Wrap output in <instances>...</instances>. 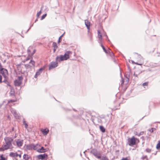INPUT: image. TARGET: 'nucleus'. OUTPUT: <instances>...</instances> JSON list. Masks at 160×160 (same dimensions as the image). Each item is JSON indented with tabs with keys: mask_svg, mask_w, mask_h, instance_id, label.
<instances>
[{
	"mask_svg": "<svg viewBox=\"0 0 160 160\" xmlns=\"http://www.w3.org/2000/svg\"><path fill=\"white\" fill-rule=\"evenodd\" d=\"M43 134L44 135H46L48 134L49 132V130L48 129L47 130L46 129H42L41 130Z\"/></svg>",
	"mask_w": 160,
	"mask_h": 160,
	"instance_id": "nucleus-14",
	"label": "nucleus"
},
{
	"mask_svg": "<svg viewBox=\"0 0 160 160\" xmlns=\"http://www.w3.org/2000/svg\"><path fill=\"white\" fill-rule=\"evenodd\" d=\"M11 112L15 118L18 119L19 118L20 116L18 113H17L16 111L15 110H11Z\"/></svg>",
	"mask_w": 160,
	"mask_h": 160,
	"instance_id": "nucleus-9",
	"label": "nucleus"
},
{
	"mask_svg": "<svg viewBox=\"0 0 160 160\" xmlns=\"http://www.w3.org/2000/svg\"><path fill=\"white\" fill-rule=\"evenodd\" d=\"M121 160H128L127 158H123Z\"/></svg>",
	"mask_w": 160,
	"mask_h": 160,
	"instance_id": "nucleus-49",
	"label": "nucleus"
},
{
	"mask_svg": "<svg viewBox=\"0 0 160 160\" xmlns=\"http://www.w3.org/2000/svg\"><path fill=\"white\" fill-rule=\"evenodd\" d=\"M32 26H33V24H32V25H31V26H30V28H29V29L27 30V32H26V33H27V32H28V31L29 30V29H30V28H31V27H32Z\"/></svg>",
	"mask_w": 160,
	"mask_h": 160,
	"instance_id": "nucleus-52",
	"label": "nucleus"
},
{
	"mask_svg": "<svg viewBox=\"0 0 160 160\" xmlns=\"http://www.w3.org/2000/svg\"><path fill=\"white\" fill-rule=\"evenodd\" d=\"M44 148L43 147H42L41 148L38 149L37 151L39 153H44L45 152V151H44Z\"/></svg>",
	"mask_w": 160,
	"mask_h": 160,
	"instance_id": "nucleus-13",
	"label": "nucleus"
},
{
	"mask_svg": "<svg viewBox=\"0 0 160 160\" xmlns=\"http://www.w3.org/2000/svg\"><path fill=\"white\" fill-rule=\"evenodd\" d=\"M3 82H5L7 86H10L9 82L6 80V79H5V80H4L3 81Z\"/></svg>",
	"mask_w": 160,
	"mask_h": 160,
	"instance_id": "nucleus-21",
	"label": "nucleus"
},
{
	"mask_svg": "<svg viewBox=\"0 0 160 160\" xmlns=\"http://www.w3.org/2000/svg\"><path fill=\"white\" fill-rule=\"evenodd\" d=\"M99 159L100 160H109L106 156H101Z\"/></svg>",
	"mask_w": 160,
	"mask_h": 160,
	"instance_id": "nucleus-18",
	"label": "nucleus"
},
{
	"mask_svg": "<svg viewBox=\"0 0 160 160\" xmlns=\"http://www.w3.org/2000/svg\"><path fill=\"white\" fill-rule=\"evenodd\" d=\"M24 66L26 69L31 68V66L29 64H25Z\"/></svg>",
	"mask_w": 160,
	"mask_h": 160,
	"instance_id": "nucleus-24",
	"label": "nucleus"
},
{
	"mask_svg": "<svg viewBox=\"0 0 160 160\" xmlns=\"http://www.w3.org/2000/svg\"><path fill=\"white\" fill-rule=\"evenodd\" d=\"M100 131L102 132H104L105 131V128L102 126H100Z\"/></svg>",
	"mask_w": 160,
	"mask_h": 160,
	"instance_id": "nucleus-19",
	"label": "nucleus"
},
{
	"mask_svg": "<svg viewBox=\"0 0 160 160\" xmlns=\"http://www.w3.org/2000/svg\"><path fill=\"white\" fill-rule=\"evenodd\" d=\"M100 43L101 44V46L102 47V48H103V47H104L102 44V41L101 42V43Z\"/></svg>",
	"mask_w": 160,
	"mask_h": 160,
	"instance_id": "nucleus-50",
	"label": "nucleus"
},
{
	"mask_svg": "<svg viewBox=\"0 0 160 160\" xmlns=\"http://www.w3.org/2000/svg\"><path fill=\"white\" fill-rule=\"evenodd\" d=\"M2 76L0 74V83L2 82Z\"/></svg>",
	"mask_w": 160,
	"mask_h": 160,
	"instance_id": "nucleus-44",
	"label": "nucleus"
},
{
	"mask_svg": "<svg viewBox=\"0 0 160 160\" xmlns=\"http://www.w3.org/2000/svg\"><path fill=\"white\" fill-rule=\"evenodd\" d=\"M16 143L18 146L21 147L22 145L23 141H19V140H18L16 142Z\"/></svg>",
	"mask_w": 160,
	"mask_h": 160,
	"instance_id": "nucleus-15",
	"label": "nucleus"
},
{
	"mask_svg": "<svg viewBox=\"0 0 160 160\" xmlns=\"http://www.w3.org/2000/svg\"><path fill=\"white\" fill-rule=\"evenodd\" d=\"M37 21H38V19L37 18V19H36L35 20V22H37Z\"/></svg>",
	"mask_w": 160,
	"mask_h": 160,
	"instance_id": "nucleus-58",
	"label": "nucleus"
},
{
	"mask_svg": "<svg viewBox=\"0 0 160 160\" xmlns=\"http://www.w3.org/2000/svg\"><path fill=\"white\" fill-rule=\"evenodd\" d=\"M35 62L33 60L32 61V62L31 63V64L34 67L35 66Z\"/></svg>",
	"mask_w": 160,
	"mask_h": 160,
	"instance_id": "nucleus-42",
	"label": "nucleus"
},
{
	"mask_svg": "<svg viewBox=\"0 0 160 160\" xmlns=\"http://www.w3.org/2000/svg\"><path fill=\"white\" fill-rule=\"evenodd\" d=\"M4 140L5 144L3 145L0 148V151H3L10 148L12 146V142L13 141V139L10 137H5Z\"/></svg>",
	"mask_w": 160,
	"mask_h": 160,
	"instance_id": "nucleus-1",
	"label": "nucleus"
},
{
	"mask_svg": "<svg viewBox=\"0 0 160 160\" xmlns=\"http://www.w3.org/2000/svg\"><path fill=\"white\" fill-rule=\"evenodd\" d=\"M32 48V47L30 46L29 48H28L27 50V52L28 54H30V53L31 52V50L29 48Z\"/></svg>",
	"mask_w": 160,
	"mask_h": 160,
	"instance_id": "nucleus-28",
	"label": "nucleus"
},
{
	"mask_svg": "<svg viewBox=\"0 0 160 160\" xmlns=\"http://www.w3.org/2000/svg\"><path fill=\"white\" fill-rule=\"evenodd\" d=\"M22 82L19 81L17 80L14 81L15 85L17 86H19L22 83Z\"/></svg>",
	"mask_w": 160,
	"mask_h": 160,
	"instance_id": "nucleus-11",
	"label": "nucleus"
},
{
	"mask_svg": "<svg viewBox=\"0 0 160 160\" xmlns=\"http://www.w3.org/2000/svg\"><path fill=\"white\" fill-rule=\"evenodd\" d=\"M44 149H45V150L44 151H45V152H47V151H48L49 150V148H44Z\"/></svg>",
	"mask_w": 160,
	"mask_h": 160,
	"instance_id": "nucleus-48",
	"label": "nucleus"
},
{
	"mask_svg": "<svg viewBox=\"0 0 160 160\" xmlns=\"http://www.w3.org/2000/svg\"><path fill=\"white\" fill-rule=\"evenodd\" d=\"M6 158L3 157V154L0 155V160H6Z\"/></svg>",
	"mask_w": 160,
	"mask_h": 160,
	"instance_id": "nucleus-22",
	"label": "nucleus"
},
{
	"mask_svg": "<svg viewBox=\"0 0 160 160\" xmlns=\"http://www.w3.org/2000/svg\"><path fill=\"white\" fill-rule=\"evenodd\" d=\"M18 80L19 81H20L21 82H22V81L23 79V78H22V76H18Z\"/></svg>",
	"mask_w": 160,
	"mask_h": 160,
	"instance_id": "nucleus-29",
	"label": "nucleus"
},
{
	"mask_svg": "<svg viewBox=\"0 0 160 160\" xmlns=\"http://www.w3.org/2000/svg\"><path fill=\"white\" fill-rule=\"evenodd\" d=\"M57 48H54V49H53V52H55V51Z\"/></svg>",
	"mask_w": 160,
	"mask_h": 160,
	"instance_id": "nucleus-54",
	"label": "nucleus"
},
{
	"mask_svg": "<svg viewBox=\"0 0 160 160\" xmlns=\"http://www.w3.org/2000/svg\"><path fill=\"white\" fill-rule=\"evenodd\" d=\"M85 24L88 29V32H89L90 30V22L88 20H85Z\"/></svg>",
	"mask_w": 160,
	"mask_h": 160,
	"instance_id": "nucleus-8",
	"label": "nucleus"
},
{
	"mask_svg": "<svg viewBox=\"0 0 160 160\" xmlns=\"http://www.w3.org/2000/svg\"><path fill=\"white\" fill-rule=\"evenodd\" d=\"M38 72H36L35 75H34V77L35 78H37V77L39 76Z\"/></svg>",
	"mask_w": 160,
	"mask_h": 160,
	"instance_id": "nucleus-40",
	"label": "nucleus"
},
{
	"mask_svg": "<svg viewBox=\"0 0 160 160\" xmlns=\"http://www.w3.org/2000/svg\"><path fill=\"white\" fill-rule=\"evenodd\" d=\"M16 137H17V135H16V133L15 134V136H14V138H16Z\"/></svg>",
	"mask_w": 160,
	"mask_h": 160,
	"instance_id": "nucleus-57",
	"label": "nucleus"
},
{
	"mask_svg": "<svg viewBox=\"0 0 160 160\" xmlns=\"http://www.w3.org/2000/svg\"><path fill=\"white\" fill-rule=\"evenodd\" d=\"M103 50L104 51V52L106 53H108V51L104 47H103L102 48Z\"/></svg>",
	"mask_w": 160,
	"mask_h": 160,
	"instance_id": "nucleus-38",
	"label": "nucleus"
},
{
	"mask_svg": "<svg viewBox=\"0 0 160 160\" xmlns=\"http://www.w3.org/2000/svg\"><path fill=\"white\" fill-rule=\"evenodd\" d=\"M138 75L137 74H135V73H134V74H133V76L135 77H138Z\"/></svg>",
	"mask_w": 160,
	"mask_h": 160,
	"instance_id": "nucleus-47",
	"label": "nucleus"
},
{
	"mask_svg": "<svg viewBox=\"0 0 160 160\" xmlns=\"http://www.w3.org/2000/svg\"><path fill=\"white\" fill-rule=\"evenodd\" d=\"M16 153H14L13 152H11L9 154V156L12 157H16Z\"/></svg>",
	"mask_w": 160,
	"mask_h": 160,
	"instance_id": "nucleus-17",
	"label": "nucleus"
},
{
	"mask_svg": "<svg viewBox=\"0 0 160 160\" xmlns=\"http://www.w3.org/2000/svg\"><path fill=\"white\" fill-rule=\"evenodd\" d=\"M64 33H63V34H62V35H61L59 38H58V42L59 43L60 42V39H61V38H62V37L63 34Z\"/></svg>",
	"mask_w": 160,
	"mask_h": 160,
	"instance_id": "nucleus-35",
	"label": "nucleus"
},
{
	"mask_svg": "<svg viewBox=\"0 0 160 160\" xmlns=\"http://www.w3.org/2000/svg\"><path fill=\"white\" fill-rule=\"evenodd\" d=\"M16 157H17L18 156H19L20 158L21 157V154H18L17 153L16 154Z\"/></svg>",
	"mask_w": 160,
	"mask_h": 160,
	"instance_id": "nucleus-43",
	"label": "nucleus"
},
{
	"mask_svg": "<svg viewBox=\"0 0 160 160\" xmlns=\"http://www.w3.org/2000/svg\"><path fill=\"white\" fill-rule=\"evenodd\" d=\"M44 69V68H40L38 71H37L36 72H38V75H40L41 73H42V71Z\"/></svg>",
	"mask_w": 160,
	"mask_h": 160,
	"instance_id": "nucleus-20",
	"label": "nucleus"
},
{
	"mask_svg": "<svg viewBox=\"0 0 160 160\" xmlns=\"http://www.w3.org/2000/svg\"><path fill=\"white\" fill-rule=\"evenodd\" d=\"M30 54H28V57L26 59V61H27L31 58Z\"/></svg>",
	"mask_w": 160,
	"mask_h": 160,
	"instance_id": "nucleus-25",
	"label": "nucleus"
},
{
	"mask_svg": "<svg viewBox=\"0 0 160 160\" xmlns=\"http://www.w3.org/2000/svg\"><path fill=\"white\" fill-rule=\"evenodd\" d=\"M34 147V144H31L28 145L26 146V148L28 150H31L33 149V147Z\"/></svg>",
	"mask_w": 160,
	"mask_h": 160,
	"instance_id": "nucleus-12",
	"label": "nucleus"
},
{
	"mask_svg": "<svg viewBox=\"0 0 160 160\" xmlns=\"http://www.w3.org/2000/svg\"><path fill=\"white\" fill-rule=\"evenodd\" d=\"M90 153L92 154L96 158L99 159L102 156L101 154L99 151L95 149H92L90 152Z\"/></svg>",
	"mask_w": 160,
	"mask_h": 160,
	"instance_id": "nucleus-3",
	"label": "nucleus"
},
{
	"mask_svg": "<svg viewBox=\"0 0 160 160\" xmlns=\"http://www.w3.org/2000/svg\"><path fill=\"white\" fill-rule=\"evenodd\" d=\"M154 128H152L151 129L149 130L150 132H153V129H154Z\"/></svg>",
	"mask_w": 160,
	"mask_h": 160,
	"instance_id": "nucleus-46",
	"label": "nucleus"
},
{
	"mask_svg": "<svg viewBox=\"0 0 160 160\" xmlns=\"http://www.w3.org/2000/svg\"><path fill=\"white\" fill-rule=\"evenodd\" d=\"M129 75L128 76H128L126 77V78L128 79V81L129 80Z\"/></svg>",
	"mask_w": 160,
	"mask_h": 160,
	"instance_id": "nucleus-53",
	"label": "nucleus"
},
{
	"mask_svg": "<svg viewBox=\"0 0 160 160\" xmlns=\"http://www.w3.org/2000/svg\"><path fill=\"white\" fill-rule=\"evenodd\" d=\"M45 146H47V145L45 144Z\"/></svg>",
	"mask_w": 160,
	"mask_h": 160,
	"instance_id": "nucleus-61",
	"label": "nucleus"
},
{
	"mask_svg": "<svg viewBox=\"0 0 160 160\" xmlns=\"http://www.w3.org/2000/svg\"><path fill=\"white\" fill-rule=\"evenodd\" d=\"M47 14L46 13V14H43V15H42L41 18V20H42L44 18H45V17L47 16Z\"/></svg>",
	"mask_w": 160,
	"mask_h": 160,
	"instance_id": "nucleus-27",
	"label": "nucleus"
},
{
	"mask_svg": "<svg viewBox=\"0 0 160 160\" xmlns=\"http://www.w3.org/2000/svg\"><path fill=\"white\" fill-rule=\"evenodd\" d=\"M15 130L14 128V127H12V131H14Z\"/></svg>",
	"mask_w": 160,
	"mask_h": 160,
	"instance_id": "nucleus-55",
	"label": "nucleus"
},
{
	"mask_svg": "<svg viewBox=\"0 0 160 160\" xmlns=\"http://www.w3.org/2000/svg\"><path fill=\"white\" fill-rule=\"evenodd\" d=\"M98 42L99 43H101V42L102 41V35L100 31L98 30Z\"/></svg>",
	"mask_w": 160,
	"mask_h": 160,
	"instance_id": "nucleus-10",
	"label": "nucleus"
},
{
	"mask_svg": "<svg viewBox=\"0 0 160 160\" xmlns=\"http://www.w3.org/2000/svg\"><path fill=\"white\" fill-rule=\"evenodd\" d=\"M157 152H156V153L155 154V155H156V153H157Z\"/></svg>",
	"mask_w": 160,
	"mask_h": 160,
	"instance_id": "nucleus-59",
	"label": "nucleus"
},
{
	"mask_svg": "<svg viewBox=\"0 0 160 160\" xmlns=\"http://www.w3.org/2000/svg\"><path fill=\"white\" fill-rule=\"evenodd\" d=\"M52 46L54 48H58V46L57 45V43L55 42H53Z\"/></svg>",
	"mask_w": 160,
	"mask_h": 160,
	"instance_id": "nucleus-23",
	"label": "nucleus"
},
{
	"mask_svg": "<svg viewBox=\"0 0 160 160\" xmlns=\"http://www.w3.org/2000/svg\"><path fill=\"white\" fill-rule=\"evenodd\" d=\"M72 53L70 51H68L65 53L64 55H60L57 56L56 58V60L60 62L61 61L67 60L69 58V55Z\"/></svg>",
	"mask_w": 160,
	"mask_h": 160,
	"instance_id": "nucleus-2",
	"label": "nucleus"
},
{
	"mask_svg": "<svg viewBox=\"0 0 160 160\" xmlns=\"http://www.w3.org/2000/svg\"><path fill=\"white\" fill-rule=\"evenodd\" d=\"M48 155L47 154L44 153L42 154H39L38 156V158L39 159H43L47 158Z\"/></svg>",
	"mask_w": 160,
	"mask_h": 160,
	"instance_id": "nucleus-7",
	"label": "nucleus"
},
{
	"mask_svg": "<svg viewBox=\"0 0 160 160\" xmlns=\"http://www.w3.org/2000/svg\"><path fill=\"white\" fill-rule=\"evenodd\" d=\"M145 151L147 152L150 153L151 152V149L148 148H147L146 149Z\"/></svg>",
	"mask_w": 160,
	"mask_h": 160,
	"instance_id": "nucleus-32",
	"label": "nucleus"
},
{
	"mask_svg": "<svg viewBox=\"0 0 160 160\" xmlns=\"http://www.w3.org/2000/svg\"><path fill=\"white\" fill-rule=\"evenodd\" d=\"M23 124L25 126V128H28V125L27 123H26L25 119L24 118L23 119Z\"/></svg>",
	"mask_w": 160,
	"mask_h": 160,
	"instance_id": "nucleus-16",
	"label": "nucleus"
},
{
	"mask_svg": "<svg viewBox=\"0 0 160 160\" xmlns=\"http://www.w3.org/2000/svg\"><path fill=\"white\" fill-rule=\"evenodd\" d=\"M143 132H141L139 133H137L136 134L138 136H140L141 135H142L143 134Z\"/></svg>",
	"mask_w": 160,
	"mask_h": 160,
	"instance_id": "nucleus-33",
	"label": "nucleus"
},
{
	"mask_svg": "<svg viewBox=\"0 0 160 160\" xmlns=\"http://www.w3.org/2000/svg\"><path fill=\"white\" fill-rule=\"evenodd\" d=\"M148 82H145L143 83L142 85L143 86H147L148 85Z\"/></svg>",
	"mask_w": 160,
	"mask_h": 160,
	"instance_id": "nucleus-39",
	"label": "nucleus"
},
{
	"mask_svg": "<svg viewBox=\"0 0 160 160\" xmlns=\"http://www.w3.org/2000/svg\"><path fill=\"white\" fill-rule=\"evenodd\" d=\"M57 61H56V62H51L49 66V69H51L57 67L58 64Z\"/></svg>",
	"mask_w": 160,
	"mask_h": 160,
	"instance_id": "nucleus-6",
	"label": "nucleus"
},
{
	"mask_svg": "<svg viewBox=\"0 0 160 160\" xmlns=\"http://www.w3.org/2000/svg\"><path fill=\"white\" fill-rule=\"evenodd\" d=\"M38 145V144H36L35 145L34 144V147H33V149L34 150H36L38 148L37 146Z\"/></svg>",
	"mask_w": 160,
	"mask_h": 160,
	"instance_id": "nucleus-31",
	"label": "nucleus"
},
{
	"mask_svg": "<svg viewBox=\"0 0 160 160\" xmlns=\"http://www.w3.org/2000/svg\"><path fill=\"white\" fill-rule=\"evenodd\" d=\"M108 38V36L107 35L106 36Z\"/></svg>",
	"mask_w": 160,
	"mask_h": 160,
	"instance_id": "nucleus-62",
	"label": "nucleus"
},
{
	"mask_svg": "<svg viewBox=\"0 0 160 160\" xmlns=\"http://www.w3.org/2000/svg\"><path fill=\"white\" fill-rule=\"evenodd\" d=\"M31 59L30 60V61L29 62L30 63H31L32 62V61H33L32 58V59L31 58Z\"/></svg>",
	"mask_w": 160,
	"mask_h": 160,
	"instance_id": "nucleus-51",
	"label": "nucleus"
},
{
	"mask_svg": "<svg viewBox=\"0 0 160 160\" xmlns=\"http://www.w3.org/2000/svg\"><path fill=\"white\" fill-rule=\"evenodd\" d=\"M158 142L156 146V148L158 149L160 148V141H159Z\"/></svg>",
	"mask_w": 160,
	"mask_h": 160,
	"instance_id": "nucleus-26",
	"label": "nucleus"
},
{
	"mask_svg": "<svg viewBox=\"0 0 160 160\" xmlns=\"http://www.w3.org/2000/svg\"><path fill=\"white\" fill-rule=\"evenodd\" d=\"M30 158V157L28 154H27V155L26 156V158L25 160H29Z\"/></svg>",
	"mask_w": 160,
	"mask_h": 160,
	"instance_id": "nucleus-41",
	"label": "nucleus"
},
{
	"mask_svg": "<svg viewBox=\"0 0 160 160\" xmlns=\"http://www.w3.org/2000/svg\"><path fill=\"white\" fill-rule=\"evenodd\" d=\"M109 52L110 53V55L111 57H112L114 56V53L112 52H110L109 51H108V52Z\"/></svg>",
	"mask_w": 160,
	"mask_h": 160,
	"instance_id": "nucleus-37",
	"label": "nucleus"
},
{
	"mask_svg": "<svg viewBox=\"0 0 160 160\" xmlns=\"http://www.w3.org/2000/svg\"><path fill=\"white\" fill-rule=\"evenodd\" d=\"M27 155V154H24V155H23V158L24 159H25V160Z\"/></svg>",
	"mask_w": 160,
	"mask_h": 160,
	"instance_id": "nucleus-45",
	"label": "nucleus"
},
{
	"mask_svg": "<svg viewBox=\"0 0 160 160\" xmlns=\"http://www.w3.org/2000/svg\"><path fill=\"white\" fill-rule=\"evenodd\" d=\"M143 160H144L145 159H146L147 160H148V158H147V156H143L142 158H141Z\"/></svg>",
	"mask_w": 160,
	"mask_h": 160,
	"instance_id": "nucleus-34",
	"label": "nucleus"
},
{
	"mask_svg": "<svg viewBox=\"0 0 160 160\" xmlns=\"http://www.w3.org/2000/svg\"><path fill=\"white\" fill-rule=\"evenodd\" d=\"M36 51V50L35 49H34L32 52V53L31 54H30L31 55V58L32 59V56L35 53V52Z\"/></svg>",
	"mask_w": 160,
	"mask_h": 160,
	"instance_id": "nucleus-30",
	"label": "nucleus"
},
{
	"mask_svg": "<svg viewBox=\"0 0 160 160\" xmlns=\"http://www.w3.org/2000/svg\"><path fill=\"white\" fill-rule=\"evenodd\" d=\"M0 72L3 75V77L5 78L6 79L7 78V75L8 74V70L6 69L3 68L1 70H0Z\"/></svg>",
	"mask_w": 160,
	"mask_h": 160,
	"instance_id": "nucleus-5",
	"label": "nucleus"
},
{
	"mask_svg": "<svg viewBox=\"0 0 160 160\" xmlns=\"http://www.w3.org/2000/svg\"><path fill=\"white\" fill-rule=\"evenodd\" d=\"M41 13V10L39 12H38L37 14V17H38L40 15V14Z\"/></svg>",
	"mask_w": 160,
	"mask_h": 160,
	"instance_id": "nucleus-36",
	"label": "nucleus"
},
{
	"mask_svg": "<svg viewBox=\"0 0 160 160\" xmlns=\"http://www.w3.org/2000/svg\"><path fill=\"white\" fill-rule=\"evenodd\" d=\"M135 64L137 65H142V64H139V63H135Z\"/></svg>",
	"mask_w": 160,
	"mask_h": 160,
	"instance_id": "nucleus-56",
	"label": "nucleus"
},
{
	"mask_svg": "<svg viewBox=\"0 0 160 160\" xmlns=\"http://www.w3.org/2000/svg\"><path fill=\"white\" fill-rule=\"evenodd\" d=\"M128 142L129 145L131 146L135 145L136 143V140L134 137L133 136L130 139H129Z\"/></svg>",
	"mask_w": 160,
	"mask_h": 160,
	"instance_id": "nucleus-4",
	"label": "nucleus"
},
{
	"mask_svg": "<svg viewBox=\"0 0 160 160\" xmlns=\"http://www.w3.org/2000/svg\"><path fill=\"white\" fill-rule=\"evenodd\" d=\"M109 50L111 51V49H109Z\"/></svg>",
	"mask_w": 160,
	"mask_h": 160,
	"instance_id": "nucleus-60",
	"label": "nucleus"
}]
</instances>
